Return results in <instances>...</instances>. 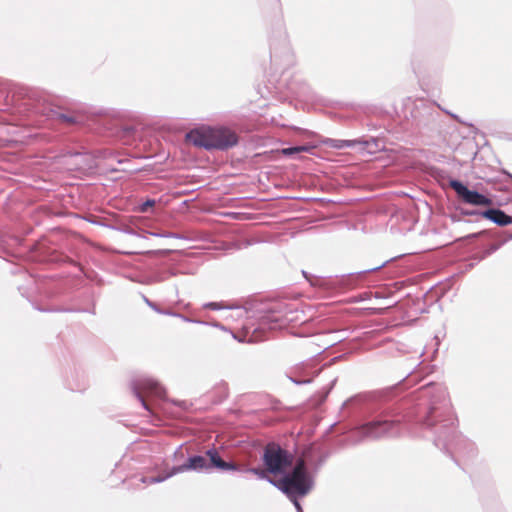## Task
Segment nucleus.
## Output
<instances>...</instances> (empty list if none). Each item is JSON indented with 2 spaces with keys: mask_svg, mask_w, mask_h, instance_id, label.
Segmentation results:
<instances>
[{
  "mask_svg": "<svg viewBox=\"0 0 512 512\" xmlns=\"http://www.w3.org/2000/svg\"><path fill=\"white\" fill-rule=\"evenodd\" d=\"M174 460H177L178 457H183V452H182V445H179L178 448L175 450L174 452Z\"/></svg>",
  "mask_w": 512,
  "mask_h": 512,
  "instance_id": "e433bc0d",
  "label": "nucleus"
},
{
  "mask_svg": "<svg viewBox=\"0 0 512 512\" xmlns=\"http://www.w3.org/2000/svg\"><path fill=\"white\" fill-rule=\"evenodd\" d=\"M509 239V235L500 240L499 242H496V243H492L490 245H488L486 248H484L482 251H479L477 253H475L472 257V259L480 262L482 260H484L485 258H487L488 256H490L491 254H493L494 252H496L502 245H504Z\"/></svg>",
  "mask_w": 512,
  "mask_h": 512,
  "instance_id": "6ab92c4d",
  "label": "nucleus"
},
{
  "mask_svg": "<svg viewBox=\"0 0 512 512\" xmlns=\"http://www.w3.org/2000/svg\"><path fill=\"white\" fill-rule=\"evenodd\" d=\"M298 310L285 302H274L261 319V327L270 330L283 329L291 322L298 320Z\"/></svg>",
  "mask_w": 512,
  "mask_h": 512,
  "instance_id": "0eeeda50",
  "label": "nucleus"
},
{
  "mask_svg": "<svg viewBox=\"0 0 512 512\" xmlns=\"http://www.w3.org/2000/svg\"><path fill=\"white\" fill-rule=\"evenodd\" d=\"M440 106L434 102L420 100L411 112L412 124L418 133L429 139L439 138L443 130Z\"/></svg>",
  "mask_w": 512,
  "mask_h": 512,
  "instance_id": "20e7f679",
  "label": "nucleus"
},
{
  "mask_svg": "<svg viewBox=\"0 0 512 512\" xmlns=\"http://www.w3.org/2000/svg\"><path fill=\"white\" fill-rule=\"evenodd\" d=\"M270 50H271V57L276 56V51H275V48L273 47V45H271Z\"/></svg>",
  "mask_w": 512,
  "mask_h": 512,
  "instance_id": "a19ab883",
  "label": "nucleus"
},
{
  "mask_svg": "<svg viewBox=\"0 0 512 512\" xmlns=\"http://www.w3.org/2000/svg\"><path fill=\"white\" fill-rule=\"evenodd\" d=\"M175 292H176V295H178V287L175 285Z\"/></svg>",
  "mask_w": 512,
  "mask_h": 512,
  "instance_id": "a18cd8bd",
  "label": "nucleus"
},
{
  "mask_svg": "<svg viewBox=\"0 0 512 512\" xmlns=\"http://www.w3.org/2000/svg\"><path fill=\"white\" fill-rule=\"evenodd\" d=\"M390 260H386L380 263L377 266L367 268L361 271L352 272L349 274H344L341 276L335 277H321L315 276L307 273L306 271H302L305 279L310 283L311 286L322 289L323 291L336 294L341 293L345 290L352 289L356 287L359 281L368 273L375 272L383 268Z\"/></svg>",
  "mask_w": 512,
  "mask_h": 512,
  "instance_id": "39448f33",
  "label": "nucleus"
},
{
  "mask_svg": "<svg viewBox=\"0 0 512 512\" xmlns=\"http://www.w3.org/2000/svg\"><path fill=\"white\" fill-rule=\"evenodd\" d=\"M203 308L204 309L214 310V311L223 310V309L235 310L236 314H237V317H242V316H244L247 313L246 310L243 307H240V306H227V305H224L223 302H207V303L203 304Z\"/></svg>",
  "mask_w": 512,
  "mask_h": 512,
  "instance_id": "412c9836",
  "label": "nucleus"
},
{
  "mask_svg": "<svg viewBox=\"0 0 512 512\" xmlns=\"http://www.w3.org/2000/svg\"><path fill=\"white\" fill-rule=\"evenodd\" d=\"M239 465L241 467H239V469L237 471L242 472V473H252V474L256 475L259 479L266 480L267 482H269L271 485H273L274 487H276L278 489L279 484H277V481H279V479L270 477L269 475H271V474L267 471V468L264 467V469H261L259 467H249L245 464H239Z\"/></svg>",
  "mask_w": 512,
  "mask_h": 512,
  "instance_id": "f3484780",
  "label": "nucleus"
},
{
  "mask_svg": "<svg viewBox=\"0 0 512 512\" xmlns=\"http://www.w3.org/2000/svg\"><path fill=\"white\" fill-rule=\"evenodd\" d=\"M450 217H451V220H452L453 222H456V221H460V217H461V216H460V215H459V213L456 211L455 213L451 214V215H450Z\"/></svg>",
  "mask_w": 512,
  "mask_h": 512,
  "instance_id": "4c0bfd02",
  "label": "nucleus"
},
{
  "mask_svg": "<svg viewBox=\"0 0 512 512\" xmlns=\"http://www.w3.org/2000/svg\"><path fill=\"white\" fill-rule=\"evenodd\" d=\"M12 101L18 107L19 112L43 114L67 125H77L83 121L80 114L64 110L51 103L44 92L35 88H18L13 93Z\"/></svg>",
  "mask_w": 512,
  "mask_h": 512,
  "instance_id": "f03ea898",
  "label": "nucleus"
},
{
  "mask_svg": "<svg viewBox=\"0 0 512 512\" xmlns=\"http://www.w3.org/2000/svg\"><path fill=\"white\" fill-rule=\"evenodd\" d=\"M278 490L287 496L293 503L297 512H303L299 498L306 496L314 486V480L311 474L292 482L291 478L279 479L277 481Z\"/></svg>",
  "mask_w": 512,
  "mask_h": 512,
  "instance_id": "9d476101",
  "label": "nucleus"
},
{
  "mask_svg": "<svg viewBox=\"0 0 512 512\" xmlns=\"http://www.w3.org/2000/svg\"><path fill=\"white\" fill-rule=\"evenodd\" d=\"M509 239H512V233L509 234Z\"/></svg>",
  "mask_w": 512,
  "mask_h": 512,
  "instance_id": "de8ad7c7",
  "label": "nucleus"
},
{
  "mask_svg": "<svg viewBox=\"0 0 512 512\" xmlns=\"http://www.w3.org/2000/svg\"><path fill=\"white\" fill-rule=\"evenodd\" d=\"M51 261L55 262V263H69L73 266L78 267L80 271H83V267L78 262H76V261L72 260L71 258H69L68 256H65L62 254L53 256Z\"/></svg>",
  "mask_w": 512,
  "mask_h": 512,
  "instance_id": "393cba45",
  "label": "nucleus"
},
{
  "mask_svg": "<svg viewBox=\"0 0 512 512\" xmlns=\"http://www.w3.org/2000/svg\"><path fill=\"white\" fill-rule=\"evenodd\" d=\"M130 389L133 395L141 403L142 407L148 412H152V408L146 401L144 395L151 396L159 400H164L166 398L165 388L157 380L151 377L141 376L131 380Z\"/></svg>",
  "mask_w": 512,
  "mask_h": 512,
  "instance_id": "1a4fd4ad",
  "label": "nucleus"
},
{
  "mask_svg": "<svg viewBox=\"0 0 512 512\" xmlns=\"http://www.w3.org/2000/svg\"><path fill=\"white\" fill-rule=\"evenodd\" d=\"M481 234H483V235H489V236H491V237H494V235L490 234V232H489V231H487V230H483V231L481 232Z\"/></svg>",
  "mask_w": 512,
  "mask_h": 512,
  "instance_id": "79ce46f5",
  "label": "nucleus"
},
{
  "mask_svg": "<svg viewBox=\"0 0 512 512\" xmlns=\"http://www.w3.org/2000/svg\"><path fill=\"white\" fill-rule=\"evenodd\" d=\"M340 358L341 356L334 357L324 364H321L318 358H310L292 367L287 372V377L296 385L309 384L324 368L331 366Z\"/></svg>",
  "mask_w": 512,
  "mask_h": 512,
  "instance_id": "6e6552de",
  "label": "nucleus"
},
{
  "mask_svg": "<svg viewBox=\"0 0 512 512\" xmlns=\"http://www.w3.org/2000/svg\"><path fill=\"white\" fill-rule=\"evenodd\" d=\"M156 201L154 199H147L140 205L141 212H147L149 208L155 205Z\"/></svg>",
  "mask_w": 512,
  "mask_h": 512,
  "instance_id": "473e14b6",
  "label": "nucleus"
},
{
  "mask_svg": "<svg viewBox=\"0 0 512 512\" xmlns=\"http://www.w3.org/2000/svg\"><path fill=\"white\" fill-rule=\"evenodd\" d=\"M211 325L214 326V327L220 328V329H224L223 325L218 323V322L212 323Z\"/></svg>",
  "mask_w": 512,
  "mask_h": 512,
  "instance_id": "ea45409f",
  "label": "nucleus"
},
{
  "mask_svg": "<svg viewBox=\"0 0 512 512\" xmlns=\"http://www.w3.org/2000/svg\"><path fill=\"white\" fill-rule=\"evenodd\" d=\"M456 211L459 213L460 216H480L483 210L478 209H467L458 207L456 208Z\"/></svg>",
  "mask_w": 512,
  "mask_h": 512,
  "instance_id": "cd10ccee",
  "label": "nucleus"
},
{
  "mask_svg": "<svg viewBox=\"0 0 512 512\" xmlns=\"http://www.w3.org/2000/svg\"><path fill=\"white\" fill-rule=\"evenodd\" d=\"M402 387L399 383L381 399L370 394H357L343 403V413L363 420L355 429L360 441L395 437L407 421L413 423L416 433L432 440L437 448L451 457L473 458L476 455L475 443L457 430V420L443 384L429 382L413 392L410 399H401L403 403L398 409L405 411L403 415L395 411L398 400L393 399Z\"/></svg>",
  "mask_w": 512,
  "mask_h": 512,
  "instance_id": "f257e3e1",
  "label": "nucleus"
},
{
  "mask_svg": "<svg viewBox=\"0 0 512 512\" xmlns=\"http://www.w3.org/2000/svg\"><path fill=\"white\" fill-rule=\"evenodd\" d=\"M174 475L175 474H172V467H171L164 475L143 478L142 480L144 483L155 484V483H161Z\"/></svg>",
  "mask_w": 512,
  "mask_h": 512,
  "instance_id": "b1692460",
  "label": "nucleus"
},
{
  "mask_svg": "<svg viewBox=\"0 0 512 512\" xmlns=\"http://www.w3.org/2000/svg\"><path fill=\"white\" fill-rule=\"evenodd\" d=\"M280 153L286 157H293L297 154H299L298 150H297V146H292V147H287V148H282L280 150Z\"/></svg>",
  "mask_w": 512,
  "mask_h": 512,
  "instance_id": "7c9ffc66",
  "label": "nucleus"
},
{
  "mask_svg": "<svg viewBox=\"0 0 512 512\" xmlns=\"http://www.w3.org/2000/svg\"><path fill=\"white\" fill-rule=\"evenodd\" d=\"M159 314L172 316V317H176V318H177V316H179V312H176L173 309H162L161 308V312Z\"/></svg>",
  "mask_w": 512,
  "mask_h": 512,
  "instance_id": "c9c22d12",
  "label": "nucleus"
},
{
  "mask_svg": "<svg viewBox=\"0 0 512 512\" xmlns=\"http://www.w3.org/2000/svg\"><path fill=\"white\" fill-rule=\"evenodd\" d=\"M239 143L238 134L225 126L212 127V150L226 151Z\"/></svg>",
  "mask_w": 512,
  "mask_h": 512,
  "instance_id": "f8f14e48",
  "label": "nucleus"
},
{
  "mask_svg": "<svg viewBox=\"0 0 512 512\" xmlns=\"http://www.w3.org/2000/svg\"><path fill=\"white\" fill-rule=\"evenodd\" d=\"M358 145H362L363 149H366L369 153H373L374 151L379 149V143L377 139L371 138L370 140L362 141Z\"/></svg>",
  "mask_w": 512,
  "mask_h": 512,
  "instance_id": "bb28decb",
  "label": "nucleus"
},
{
  "mask_svg": "<svg viewBox=\"0 0 512 512\" xmlns=\"http://www.w3.org/2000/svg\"><path fill=\"white\" fill-rule=\"evenodd\" d=\"M205 457L207 460V471L208 473L213 469L222 470V471H235L241 467L239 464L233 461H225L221 457L220 453L215 447L209 448L205 452Z\"/></svg>",
  "mask_w": 512,
  "mask_h": 512,
  "instance_id": "4468645a",
  "label": "nucleus"
},
{
  "mask_svg": "<svg viewBox=\"0 0 512 512\" xmlns=\"http://www.w3.org/2000/svg\"><path fill=\"white\" fill-rule=\"evenodd\" d=\"M177 318L183 320L184 322H187V323H195V324H201V325H209L208 322L206 321H202V320H199V319H194V318H190L188 316H185L181 313H179V316H177Z\"/></svg>",
  "mask_w": 512,
  "mask_h": 512,
  "instance_id": "c756f323",
  "label": "nucleus"
},
{
  "mask_svg": "<svg viewBox=\"0 0 512 512\" xmlns=\"http://www.w3.org/2000/svg\"><path fill=\"white\" fill-rule=\"evenodd\" d=\"M314 148H315V146H313V145H298L297 146V150L299 153H302V152L310 153Z\"/></svg>",
  "mask_w": 512,
  "mask_h": 512,
  "instance_id": "f704fd0d",
  "label": "nucleus"
},
{
  "mask_svg": "<svg viewBox=\"0 0 512 512\" xmlns=\"http://www.w3.org/2000/svg\"><path fill=\"white\" fill-rule=\"evenodd\" d=\"M77 381H68V388L72 391L82 392L88 387V379L83 373L75 372Z\"/></svg>",
  "mask_w": 512,
  "mask_h": 512,
  "instance_id": "4be33fe9",
  "label": "nucleus"
},
{
  "mask_svg": "<svg viewBox=\"0 0 512 512\" xmlns=\"http://www.w3.org/2000/svg\"><path fill=\"white\" fill-rule=\"evenodd\" d=\"M117 134L126 144H129L136 139L138 128L135 125H123L119 128Z\"/></svg>",
  "mask_w": 512,
  "mask_h": 512,
  "instance_id": "aec40b11",
  "label": "nucleus"
},
{
  "mask_svg": "<svg viewBox=\"0 0 512 512\" xmlns=\"http://www.w3.org/2000/svg\"><path fill=\"white\" fill-rule=\"evenodd\" d=\"M189 307H190V304H189V303H188V304H186V305H184V308H185V309H188Z\"/></svg>",
  "mask_w": 512,
  "mask_h": 512,
  "instance_id": "49530a36",
  "label": "nucleus"
},
{
  "mask_svg": "<svg viewBox=\"0 0 512 512\" xmlns=\"http://www.w3.org/2000/svg\"><path fill=\"white\" fill-rule=\"evenodd\" d=\"M185 471H196V472H206L207 471V459L203 455H192L187 458V460L181 464L172 467V474H179Z\"/></svg>",
  "mask_w": 512,
  "mask_h": 512,
  "instance_id": "2eb2a0df",
  "label": "nucleus"
},
{
  "mask_svg": "<svg viewBox=\"0 0 512 512\" xmlns=\"http://www.w3.org/2000/svg\"><path fill=\"white\" fill-rule=\"evenodd\" d=\"M47 312H83V313H90L94 315L95 312V306L93 305L89 309H80V308H54V309H48Z\"/></svg>",
  "mask_w": 512,
  "mask_h": 512,
  "instance_id": "a878e982",
  "label": "nucleus"
},
{
  "mask_svg": "<svg viewBox=\"0 0 512 512\" xmlns=\"http://www.w3.org/2000/svg\"><path fill=\"white\" fill-rule=\"evenodd\" d=\"M283 43H284V49L285 51H288L289 48H288V45H287V42H286V38L283 39Z\"/></svg>",
  "mask_w": 512,
  "mask_h": 512,
  "instance_id": "37998d69",
  "label": "nucleus"
},
{
  "mask_svg": "<svg viewBox=\"0 0 512 512\" xmlns=\"http://www.w3.org/2000/svg\"><path fill=\"white\" fill-rule=\"evenodd\" d=\"M153 235L159 236V237H166V238L185 239V237L183 235H181L179 233H174V232H168V233H164V234L154 233Z\"/></svg>",
  "mask_w": 512,
  "mask_h": 512,
  "instance_id": "72a5a7b5",
  "label": "nucleus"
},
{
  "mask_svg": "<svg viewBox=\"0 0 512 512\" xmlns=\"http://www.w3.org/2000/svg\"><path fill=\"white\" fill-rule=\"evenodd\" d=\"M444 112H445V113H447L448 115H450V116H451L453 119H455L456 121L461 122V121H460V119L458 118V116H457L456 114H453V113H451V112H449V111H446V110H444Z\"/></svg>",
  "mask_w": 512,
  "mask_h": 512,
  "instance_id": "58836bf2",
  "label": "nucleus"
},
{
  "mask_svg": "<svg viewBox=\"0 0 512 512\" xmlns=\"http://www.w3.org/2000/svg\"><path fill=\"white\" fill-rule=\"evenodd\" d=\"M325 143L335 149H344V148L355 147L356 145H358V143H360V140L359 139H355V140L328 139L327 141H325Z\"/></svg>",
  "mask_w": 512,
  "mask_h": 512,
  "instance_id": "5701e85b",
  "label": "nucleus"
},
{
  "mask_svg": "<svg viewBox=\"0 0 512 512\" xmlns=\"http://www.w3.org/2000/svg\"><path fill=\"white\" fill-rule=\"evenodd\" d=\"M90 223H94V224H98V222L94 221V220H88Z\"/></svg>",
  "mask_w": 512,
  "mask_h": 512,
  "instance_id": "c03bdc74",
  "label": "nucleus"
},
{
  "mask_svg": "<svg viewBox=\"0 0 512 512\" xmlns=\"http://www.w3.org/2000/svg\"><path fill=\"white\" fill-rule=\"evenodd\" d=\"M337 382V377H334L328 384L327 387H323L322 390L320 391L321 393V398H320V402H324L326 400V398L328 397L329 393L331 392V390L333 389V387L335 386Z\"/></svg>",
  "mask_w": 512,
  "mask_h": 512,
  "instance_id": "c85d7f7f",
  "label": "nucleus"
},
{
  "mask_svg": "<svg viewBox=\"0 0 512 512\" xmlns=\"http://www.w3.org/2000/svg\"><path fill=\"white\" fill-rule=\"evenodd\" d=\"M449 187L452 188L457 196V199L464 203L473 206H491L493 204L492 199L478 192L475 189H470L464 182L458 179H450Z\"/></svg>",
  "mask_w": 512,
  "mask_h": 512,
  "instance_id": "9b49d317",
  "label": "nucleus"
},
{
  "mask_svg": "<svg viewBox=\"0 0 512 512\" xmlns=\"http://www.w3.org/2000/svg\"><path fill=\"white\" fill-rule=\"evenodd\" d=\"M229 395L228 384L225 381L217 383L211 390V398L213 403H222Z\"/></svg>",
  "mask_w": 512,
  "mask_h": 512,
  "instance_id": "a211bd4d",
  "label": "nucleus"
},
{
  "mask_svg": "<svg viewBox=\"0 0 512 512\" xmlns=\"http://www.w3.org/2000/svg\"><path fill=\"white\" fill-rule=\"evenodd\" d=\"M142 298H143V301L146 303V305H147L148 307H150L153 311H155V312H156V313H158V314L161 312V307H160L157 303H155V302L151 301V300H150L148 297H146L145 295H142Z\"/></svg>",
  "mask_w": 512,
  "mask_h": 512,
  "instance_id": "2f4dec72",
  "label": "nucleus"
},
{
  "mask_svg": "<svg viewBox=\"0 0 512 512\" xmlns=\"http://www.w3.org/2000/svg\"><path fill=\"white\" fill-rule=\"evenodd\" d=\"M481 217L491 221L500 227L512 224V216L506 214L500 208L490 207L482 211Z\"/></svg>",
  "mask_w": 512,
  "mask_h": 512,
  "instance_id": "dca6fc26",
  "label": "nucleus"
},
{
  "mask_svg": "<svg viewBox=\"0 0 512 512\" xmlns=\"http://www.w3.org/2000/svg\"><path fill=\"white\" fill-rule=\"evenodd\" d=\"M261 460L271 475L280 476L278 479L287 477L294 482L311 474L304 459H298L293 465V454L276 442L266 444Z\"/></svg>",
  "mask_w": 512,
  "mask_h": 512,
  "instance_id": "7ed1b4c3",
  "label": "nucleus"
},
{
  "mask_svg": "<svg viewBox=\"0 0 512 512\" xmlns=\"http://www.w3.org/2000/svg\"><path fill=\"white\" fill-rule=\"evenodd\" d=\"M172 250H156L152 253L157 256H164L159 263L149 268L145 273L143 283L151 285L167 281L169 278L184 274L180 268V264L173 258H167Z\"/></svg>",
  "mask_w": 512,
  "mask_h": 512,
  "instance_id": "423d86ee",
  "label": "nucleus"
},
{
  "mask_svg": "<svg viewBox=\"0 0 512 512\" xmlns=\"http://www.w3.org/2000/svg\"><path fill=\"white\" fill-rule=\"evenodd\" d=\"M186 140L195 147L203 148L207 151L212 150V127L202 126L193 128L186 133Z\"/></svg>",
  "mask_w": 512,
  "mask_h": 512,
  "instance_id": "ddd939ff",
  "label": "nucleus"
}]
</instances>
